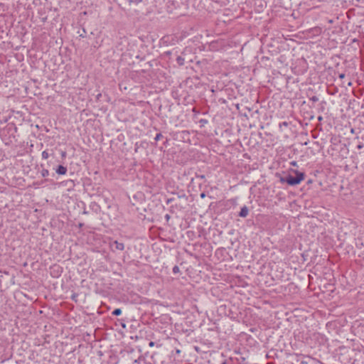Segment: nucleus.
Returning <instances> with one entry per match:
<instances>
[{"label": "nucleus", "mask_w": 364, "mask_h": 364, "mask_svg": "<svg viewBox=\"0 0 364 364\" xmlns=\"http://www.w3.org/2000/svg\"><path fill=\"white\" fill-rule=\"evenodd\" d=\"M130 2L135 4H139V3L142 2V0H130Z\"/></svg>", "instance_id": "4468645a"}, {"label": "nucleus", "mask_w": 364, "mask_h": 364, "mask_svg": "<svg viewBox=\"0 0 364 364\" xmlns=\"http://www.w3.org/2000/svg\"><path fill=\"white\" fill-rule=\"evenodd\" d=\"M363 146H364L363 144H358V145L357 146V149H363Z\"/></svg>", "instance_id": "dca6fc26"}, {"label": "nucleus", "mask_w": 364, "mask_h": 364, "mask_svg": "<svg viewBox=\"0 0 364 364\" xmlns=\"http://www.w3.org/2000/svg\"><path fill=\"white\" fill-rule=\"evenodd\" d=\"M83 213H84V214H87L88 213H87V211H86V210H85L83 211Z\"/></svg>", "instance_id": "a878e982"}, {"label": "nucleus", "mask_w": 364, "mask_h": 364, "mask_svg": "<svg viewBox=\"0 0 364 364\" xmlns=\"http://www.w3.org/2000/svg\"><path fill=\"white\" fill-rule=\"evenodd\" d=\"M90 207L95 211H97V208H99V205H97V203L95 202H93L90 204Z\"/></svg>", "instance_id": "0eeeda50"}, {"label": "nucleus", "mask_w": 364, "mask_h": 364, "mask_svg": "<svg viewBox=\"0 0 364 364\" xmlns=\"http://www.w3.org/2000/svg\"><path fill=\"white\" fill-rule=\"evenodd\" d=\"M48 156H49V154H48V153L47 152V151H43L42 152V158H43V159H47L48 158Z\"/></svg>", "instance_id": "1a4fd4ad"}, {"label": "nucleus", "mask_w": 364, "mask_h": 364, "mask_svg": "<svg viewBox=\"0 0 364 364\" xmlns=\"http://www.w3.org/2000/svg\"><path fill=\"white\" fill-rule=\"evenodd\" d=\"M196 177L199 178L200 179H204L205 178V176L204 175H196Z\"/></svg>", "instance_id": "f3484780"}, {"label": "nucleus", "mask_w": 364, "mask_h": 364, "mask_svg": "<svg viewBox=\"0 0 364 364\" xmlns=\"http://www.w3.org/2000/svg\"><path fill=\"white\" fill-rule=\"evenodd\" d=\"M176 62L179 65H183L184 64V58L181 56H178L176 58Z\"/></svg>", "instance_id": "39448f33"}, {"label": "nucleus", "mask_w": 364, "mask_h": 364, "mask_svg": "<svg viewBox=\"0 0 364 364\" xmlns=\"http://www.w3.org/2000/svg\"><path fill=\"white\" fill-rule=\"evenodd\" d=\"M173 274H177L180 272V269H179V267L177 266V265H175L173 267Z\"/></svg>", "instance_id": "9d476101"}, {"label": "nucleus", "mask_w": 364, "mask_h": 364, "mask_svg": "<svg viewBox=\"0 0 364 364\" xmlns=\"http://www.w3.org/2000/svg\"><path fill=\"white\" fill-rule=\"evenodd\" d=\"M165 218L168 220L170 218V216H169V215L166 214Z\"/></svg>", "instance_id": "412c9836"}, {"label": "nucleus", "mask_w": 364, "mask_h": 364, "mask_svg": "<svg viewBox=\"0 0 364 364\" xmlns=\"http://www.w3.org/2000/svg\"><path fill=\"white\" fill-rule=\"evenodd\" d=\"M279 126L280 128H282V127H288L289 123L287 122H282L279 123Z\"/></svg>", "instance_id": "9b49d317"}, {"label": "nucleus", "mask_w": 364, "mask_h": 364, "mask_svg": "<svg viewBox=\"0 0 364 364\" xmlns=\"http://www.w3.org/2000/svg\"><path fill=\"white\" fill-rule=\"evenodd\" d=\"M345 76H346L345 73H341L338 75L340 79H343L345 77Z\"/></svg>", "instance_id": "2eb2a0df"}, {"label": "nucleus", "mask_w": 364, "mask_h": 364, "mask_svg": "<svg viewBox=\"0 0 364 364\" xmlns=\"http://www.w3.org/2000/svg\"><path fill=\"white\" fill-rule=\"evenodd\" d=\"M80 36H81V37H84V36H84V33H82V34H80Z\"/></svg>", "instance_id": "cd10ccee"}, {"label": "nucleus", "mask_w": 364, "mask_h": 364, "mask_svg": "<svg viewBox=\"0 0 364 364\" xmlns=\"http://www.w3.org/2000/svg\"><path fill=\"white\" fill-rule=\"evenodd\" d=\"M363 71H364V68H363Z\"/></svg>", "instance_id": "c756f323"}, {"label": "nucleus", "mask_w": 364, "mask_h": 364, "mask_svg": "<svg viewBox=\"0 0 364 364\" xmlns=\"http://www.w3.org/2000/svg\"><path fill=\"white\" fill-rule=\"evenodd\" d=\"M65 154H66V153H65V152H63L62 156H65Z\"/></svg>", "instance_id": "393cba45"}, {"label": "nucleus", "mask_w": 364, "mask_h": 364, "mask_svg": "<svg viewBox=\"0 0 364 364\" xmlns=\"http://www.w3.org/2000/svg\"><path fill=\"white\" fill-rule=\"evenodd\" d=\"M80 36H81V37H84V36H84V33H82V34H80Z\"/></svg>", "instance_id": "bb28decb"}, {"label": "nucleus", "mask_w": 364, "mask_h": 364, "mask_svg": "<svg viewBox=\"0 0 364 364\" xmlns=\"http://www.w3.org/2000/svg\"><path fill=\"white\" fill-rule=\"evenodd\" d=\"M173 200H174L173 198H168L166 200V203L168 204V203H171L172 201H173Z\"/></svg>", "instance_id": "a211bd4d"}, {"label": "nucleus", "mask_w": 364, "mask_h": 364, "mask_svg": "<svg viewBox=\"0 0 364 364\" xmlns=\"http://www.w3.org/2000/svg\"><path fill=\"white\" fill-rule=\"evenodd\" d=\"M68 171L67 167L63 165H58L55 168V173L58 175H65Z\"/></svg>", "instance_id": "7ed1b4c3"}, {"label": "nucleus", "mask_w": 364, "mask_h": 364, "mask_svg": "<svg viewBox=\"0 0 364 364\" xmlns=\"http://www.w3.org/2000/svg\"><path fill=\"white\" fill-rule=\"evenodd\" d=\"M309 100L314 102L318 101V98L316 96H312Z\"/></svg>", "instance_id": "ddd939ff"}, {"label": "nucleus", "mask_w": 364, "mask_h": 364, "mask_svg": "<svg viewBox=\"0 0 364 364\" xmlns=\"http://www.w3.org/2000/svg\"><path fill=\"white\" fill-rule=\"evenodd\" d=\"M249 213V209L246 205H244L241 208L240 211L238 213V215L241 218H245L247 216Z\"/></svg>", "instance_id": "20e7f679"}, {"label": "nucleus", "mask_w": 364, "mask_h": 364, "mask_svg": "<svg viewBox=\"0 0 364 364\" xmlns=\"http://www.w3.org/2000/svg\"><path fill=\"white\" fill-rule=\"evenodd\" d=\"M221 364H226V362L223 361Z\"/></svg>", "instance_id": "c85d7f7f"}, {"label": "nucleus", "mask_w": 364, "mask_h": 364, "mask_svg": "<svg viewBox=\"0 0 364 364\" xmlns=\"http://www.w3.org/2000/svg\"><path fill=\"white\" fill-rule=\"evenodd\" d=\"M176 353L179 354V353H181V350H178V349H177V350H176Z\"/></svg>", "instance_id": "b1692460"}, {"label": "nucleus", "mask_w": 364, "mask_h": 364, "mask_svg": "<svg viewBox=\"0 0 364 364\" xmlns=\"http://www.w3.org/2000/svg\"><path fill=\"white\" fill-rule=\"evenodd\" d=\"M162 136H162V134H161V133H158V134L156 135V136H155L154 139H155V141H159V139H161V138Z\"/></svg>", "instance_id": "f8f14e48"}, {"label": "nucleus", "mask_w": 364, "mask_h": 364, "mask_svg": "<svg viewBox=\"0 0 364 364\" xmlns=\"http://www.w3.org/2000/svg\"><path fill=\"white\" fill-rule=\"evenodd\" d=\"M291 171L295 176L288 173L284 176H281L279 181L282 183H286L289 186H294L299 184L304 179L305 173L304 172H300L296 170H291Z\"/></svg>", "instance_id": "f257e3e1"}, {"label": "nucleus", "mask_w": 364, "mask_h": 364, "mask_svg": "<svg viewBox=\"0 0 364 364\" xmlns=\"http://www.w3.org/2000/svg\"><path fill=\"white\" fill-rule=\"evenodd\" d=\"M291 164L292 166H296V161H292V162H291Z\"/></svg>", "instance_id": "aec40b11"}, {"label": "nucleus", "mask_w": 364, "mask_h": 364, "mask_svg": "<svg viewBox=\"0 0 364 364\" xmlns=\"http://www.w3.org/2000/svg\"><path fill=\"white\" fill-rule=\"evenodd\" d=\"M49 174H50V173H49V171H48V170H47V169H43V170L41 171V176H42L43 177H47V176H49Z\"/></svg>", "instance_id": "6e6552de"}, {"label": "nucleus", "mask_w": 364, "mask_h": 364, "mask_svg": "<svg viewBox=\"0 0 364 364\" xmlns=\"http://www.w3.org/2000/svg\"><path fill=\"white\" fill-rule=\"evenodd\" d=\"M122 314V310L121 309H115L112 312V314L113 316H119L120 314Z\"/></svg>", "instance_id": "423d86ee"}, {"label": "nucleus", "mask_w": 364, "mask_h": 364, "mask_svg": "<svg viewBox=\"0 0 364 364\" xmlns=\"http://www.w3.org/2000/svg\"><path fill=\"white\" fill-rule=\"evenodd\" d=\"M154 343L153 341H151V342L149 343V346H154Z\"/></svg>", "instance_id": "4be33fe9"}, {"label": "nucleus", "mask_w": 364, "mask_h": 364, "mask_svg": "<svg viewBox=\"0 0 364 364\" xmlns=\"http://www.w3.org/2000/svg\"><path fill=\"white\" fill-rule=\"evenodd\" d=\"M111 247L113 250L114 248L117 250H123L124 249V245L123 242H120L117 240H114L111 244Z\"/></svg>", "instance_id": "f03ea898"}, {"label": "nucleus", "mask_w": 364, "mask_h": 364, "mask_svg": "<svg viewBox=\"0 0 364 364\" xmlns=\"http://www.w3.org/2000/svg\"><path fill=\"white\" fill-rule=\"evenodd\" d=\"M200 196L201 198H203L205 197V193H201Z\"/></svg>", "instance_id": "6ab92c4d"}, {"label": "nucleus", "mask_w": 364, "mask_h": 364, "mask_svg": "<svg viewBox=\"0 0 364 364\" xmlns=\"http://www.w3.org/2000/svg\"><path fill=\"white\" fill-rule=\"evenodd\" d=\"M322 119H323V117H322L321 116H319V117H318V121H321V120H322Z\"/></svg>", "instance_id": "5701e85b"}]
</instances>
